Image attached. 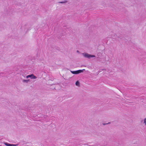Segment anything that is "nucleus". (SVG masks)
<instances>
[{"label": "nucleus", "instance_id": "nucleus-4", "mask_svg": "<svg viewBox=\"0 0 146 146\" xmlns=\"http://www.w3.org/2000/svg\"><path fill=\"white\" fill-rule=\"evenodd\" d=\"M141 123L145 126H146V117L144 118L143 120L141 121Z\"/></svg>", "mask_w": 146, "mask_h": 146}, {"label": "nucleus", "instance_id": "nucleus-6", "mask_svg": "<svg viewBox=\"0 0 146 146\" xmlns=\"http://www.w3.org/2000/svg\"><path fill=\"white\" fill-rule=\"evenodd\" d=\"M30 80L28 79V80H23V83H27L29 82H30Z\"/></svg>", "mask_w": 146, "mask_h": 146}, {"label": "nucleus", "instance_id": "nucleus-7", "mask_svg": "<svg viewBox=\"0 0 146 146\" xmlns=\"http://www.w3.org/2000/svg\"><path fill=\"white\" fill-rule=\"evenodd\" d=\"M76 85L78 86H80V83L79 81H77L76 82Z\"/></svg>", "mask_w": 146, "mask_h": 146}, {"label": "nucleus", "instance_id": "nucleus-8", "mask_svg": "<svg viewBox=\"0 0 146 146\" xmlns=\"http://www.w3.org/2000/svg\"><path fill=\"white\" fill-rule=\"evenodd\" d=\"M109 123H106V124H103V125H105V124H108Z\"/></svg>", "mask_w": 146, "mask_h": 146}, {"label": "nucleus", "instance_id": "nucleus-2", "mask_svg": "<svg viewBox=\"0 0 146 146\" xmlns=\"http://www.w3.org/2000/svg\"><path fill=\"white\" fill-rule=\"evenodd\" d=\"M84 69L82 70H76V71H70L73 74H78L80 73L83 72L85 70Z\"/></svg>", "mask_w": 146, "mask_h": 146}, {"label": "nucleus", "instance_id": "nucleus-5", "mask_svg": "<svg viewBox=\"0 0 146 146\" xmlns=\"http://www.w3.org/2000/svg\"><path fill=\"white\" fill-rule=\"evenodd\" d=\"M4 144L7 146H16L17 145L10 144L7 143H5Z\"/></svg>", "mask_w": 146, "mask_h": 146}, {"label": "nucleus", "instance_id": "nucleus-3", "mask_svg": "<svg viewBox=\"0 0 146 146\" xmlns=\"http://www.w3.org/2000/svg\"><path fill=\"white\" fill-rule=\"evenodd\" d=\"M31 78V79H36L37 78V77L33 74L29 75L26 76V78Z\"/></svg>", "mask_w": 146, "mask_h": 146}, {"label": "nucleus", "instance_id": "nucleus-1", "mask_svg": "<svg viewBox=\"0 0 146 146\" xmlns=\"http://www.w3.org/2000/svg\"><path fill=\"white\" fill-rule=\"evenodd\" d=\"M83 56L85 57L90 58H95L96 56L94 55H91L86 53L82 54Z\"/></svg>", "mask_w": 146, "mask_h": 146}]
</instances>
